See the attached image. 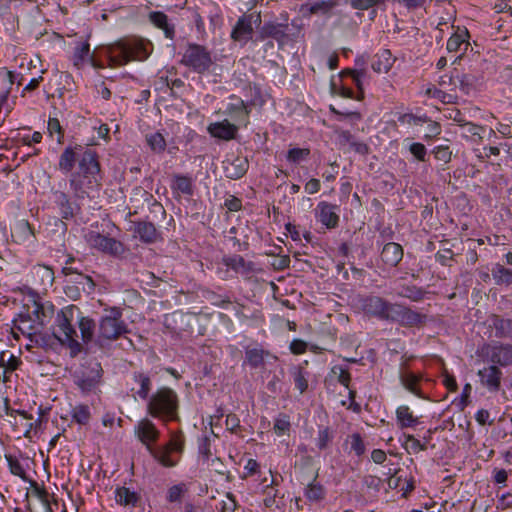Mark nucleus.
Wrapping results in <instances>:
<instances>
[{"mask_svg": "<svg viewBox=\"0 0 512 512\" xmlns=\"http://www.w3.org/2000/svg\"><path fill=\"white\" fill-rule=\"evenodd\" d=\"M105 56L109 60L110 67H117L133 60H144L147 58L148 52L141 41L124 39L107 46L105 48Z\"/></svg>", "mask_w": 512, "mask_h": 512, "instance_id": "nucleus-1", "label": "nucleus"}, {"mask_svg": "<svg viewBox=\"0 0 512 512\" xmlns=\"http://www.w3.org/2000/svg\"><path fill=\"white\" fill-rule=\"evenodd\" d=\"M178 396L170 388L163 387L154 393L147 405V411L152 417L164 422L179 420Z\"/></svg>", "mask_w": 512, "mask_h": 512, "instance_id": "nucleus-2", "label": "nucleus"}, {"mask_svg": "<svg viewBox=\"0 0 512 512\" xmlns=\"http://www.w3.org/2000/svg\"><path fill=\"white\" fill-rule=\"evenodd\" d=\"M127 332V325L122 320L121 312L117 309H112L103 315L99 321L97 343L100 347H104L116 341Z\"/></svg>", "mask_w": 512, "mask_h": 512, "instance_id": "nucleus-3", "label": "nucleus"}, {"mask_svg": "<svg viewBox=\"0 0 512 512\" xmlns=\"http://www.w3.org/2000/svg\"><path fill=\"white\" fill-rule=\"evenodd\" d=\"M75 311H78V309L74 306L62 309L57 314L56 328L53 332L55 338L62 344H68L74 354L80 351V344L76 340L77 333L71 325Z\"/></svg>", "mask_w": 512, "mask_h": 512, "instance_id": "nucleus-4", "label": "nucleus"}, {"mask_svg": "<svg viewBox=\"0 0 512 512\" xmlns=\"http://www.w3.org/2000/svg\"><path fill=\"white\" fill-rule=\"evenodd\" d=\"M182 62L198 73H203L211 66L212 59L204 47L190 45L183 56Z\"/></svg>", "mask_w": 512, "mask_h": 512, "instance_id": "nucleus-5", "label": "nucleus"}, {"mask_svg": "<svg viewBox=\"0 0 512 512\" xmlns=\"http://www.w3.org/2000/svg\"><path fill=\"white\" fill-rule=\"evenodd\" d=\"M86 242L95 249L111 255H119L123 252V245L105 235H102L96 231H90L85 235Z\"/></svg>", "mask_w": 512, "mask_h": 512, "instance_id": "nucleus-6", "label": "nucleus"}, {"mask_svg": "<svg viewBox=\"0 0 512 512\" xmlns=\"http://www.w3.org/2000/svg\"><path fill=\"white\" fill-rule=\"evenodd\" d=\"M363 309L368 314L388 319L392 316L395 306L387 303L380 297H369L364 301Z\"/></svg>", "mask_w": 512, "mask_h": 512, "instance_id": "nucleus-7", "label": "nucleus"}, {"mask_svg": "<svg viewBox=\"0 0 512 512\" xmlns=\"http://www.w3.org/2000/svg\"><path fill=\"white\" fill-rule=\"evenodd\" d=\"M248 160L246 157L232 156L223 161V172L229 179H239L248 170Z\"/></svg>", "mask_w": 512, "mask_h": 512, "instance_id": "nucleus-8", "label": "nucleus"}, {"mask_svg": "<svg viewBox=\"0 0 512 512\" xmlns=\"http://www.w3.org/2000/svg\"><path fill=\"white\" fill-rule=\"evenodd\" d=\"M135 434L150 449L151 444L158 440L160 433L151 420L144 418L135 427Z\"/></svg>", "mask_w": 512, "mask_h": 512, "instance_id": "nucleus-9", "label": "nucleus"}, {"mask_svg": "<svg viewBox=\"0 0 512 512\" xmlns=\"http://www.w3.org/2000/svg\"><path fill=\"white\" fill-rule=\"evenodd\" d=\"M335 0H319L316 2H308L300 6V13L303 17L312 15L327 16L336 7Z\"/></svg>", "mask_w": 512, "mask_h": 512, "instance_id": "nucleus-10", "label": "nucleus"}, {"mask_svg": "<svg viewBox=\"0 0 512 512\" xmlns=\"http://www.w3.org/2000/svg\"><path fill=\"white\" fill-rule=\"evenodd\" d=\"M37 319H31L29 315L21 314L17 320L14 322L13 333L16 335L15 330L19 331L23 335L28 337H32L39 332L40 323H39V309L36 308L34 311Z\"/></svg>", "mask_w": 512, "mask_h": 512, "instance_id": "nucleus-11", "label": "nucleus"}, {"mask_svg": "<svg viewBox=\"0 0 512 512\" xmlns=\"http://www.w3.org/2000/svg\"><path fill=\"white\" fill-rule=\"evenodd\" d=\"M478 376L480 377L482 385L489 391L496 392L499 390L502 372L497 366L491 365L479 370Z\"/></svg>", "mask_w": 512, "mask_h": 512, "instance_id": "nucleus-12", "label": "nucleus"}, {"mask_svg": "<svg viewBox=\"0 0 512 512\" xmlns=\"http://www.w3.org/2000/svg\"><path fill=\"white\" fill-rule=\"evenodd\" d=\"M317 215L322 224L328 228H334L339 221L336 206L327 202H320L317 206Z\"/></svg>", "mask_w": 512, "mask_h": 512, "instance_id": "nucleus-13", "label": "nucleus"}, {"mask_svg": "<svg viewBox=\"0 0 512 512\" xmlns=\"http://www.w3.org/2000/svg\"><path fill=\"white\" fill-rule=\"evenodd\" d=\"M237 126L230 123L228 120H224L209 125V132L214 136L224 140H230L235 137L237 132Z\"/></svg>", "mask_w": 512, "mask_h": 512, "instance_id": "nucleus-14", "label": "nucleus"}, {"mask_svg": "<svg viewBox=\"0 0 512 512\" xmlns=\"http://www.w3.org/2000/svg\"><path fill=\"white\" fill-rule=\"evenodd\" d=\"M12 237L18 243H30L34 241L35 234L28 221L20 220L13 227Z\"/></svg>", "mask_w": 512, "mask_h": 512, "instance_id": "nucleus-15", "label": "nucleus"}, {"mask_svg": "<svg viewBox=\"0 0 512 512\" xmlns=\"http://www.w3.org/2000/svg\"><path fill=\"white\" fill-rule=\"evenodd\" d=\"M403 257L402 247L394 242L387 243L382 250L381 258L389 266H396Z\"/></svg>", "mask_w": 512, "mask_h": 512, "instance_id": "nucleus-16", "label": "nucleus"}, {"mask_svg": "<svg viewBox=\"0 0 512 512\" xmlns=\"http://www.w3.org/2000/svg\"><path fill=\"white\" fill-rule=\"evenodd\" d=\"M490 360L492 363L502 366L512 364V346H496L493 347L490 353Z\"/></svg>", "mask_w": 512, "mask_h": 512, "instance_id": "nucleus-17", "label": "nucleus"}, {"mask_svg": "<svg viewBox=\"0 0 512 512\" xmlns=\"http://www.w3.org/2000/svg\"><path fill=\"white\" fill-rule=\"evenodd\" d=\"M394 58L389 50H383L375 56L372 69L377 73H387L393 66Z\"/></svg>", "mask_w": 512, "mask_h": 512, "instance_id": "nucleus-18", "label": "nucleus"}, {"mask_svg": "<svg viewBox=\"0 0 512 512\" xmlns=\"http://www.w3.org/2000/svg\"><path fill=\"white\" fill-rule=\"evenodd\" d=\"M253 28L251 22L246 18H240L232 31V38L237 41L247 40L251 37Z\"/></svg>", "mask_w": 512, "mask_h": 512, "instance_id": "nucleus-19", "label": "nucleus"}, {"mask_svg": "<svg viewBox=\"0 0 512 512\" xmlns=\"http://www.w3.org/2000/svg\"><path fill=\"white\" fill-rule=\"evenodd\" d=\"M80 167L86 174H96L99 172V163L96 159V154L92 150L84 151L80 160Z\"/></svg>", "mask_w": 512, "mask_h": 512, "instance_id": "nucleus-20", "label": "nucleus"}, {"mask_svg": "<svg viewBox=\"0 0 512 512\" xmlns=\"http://www.w3.org/2000/svg\"><path fill=\"white\" fill-rule=\"evenodd\" d=\"M33 276L39 282L41 286H51L54 281L53 270L44 265H37L33 269Z\"/></svg>", "mask_w": 512, "mask_h": 512, "instance_id": "nucleus-21", "label": "nucleus"}, {"mask_svg": "<svg viewBox=\"0 0 512 512\" xmlns=\"http://www.w3.org/2000/svg\"><path fill=\"white\" fill-rule=\"evenodd\" d=\"M400 380H401V383L402 385L408 390L410 391L411 393L421 397V398H425L419 388H418V384H419V380H420V377L412 372H409V371H405V372H402L400 374Z\"/></svg>", "mask_w": 512, "mask_h": 512, "instance_id": "nucleus-22", "label": "nucleus"}, {"mask_svg": "<svg viewBox=\"0 0 512 512\" xmlns=\"http://www.w3.org/2000/svg\"><path fill=\"white\" fill-rule=\"evenodd\" d=\"M137 233L141 240L147 243L156 242L159 239V233L152 223L141 222L137 225Z\"/></svg>", "mask_w": 512, "mask_h": 512, "instance_id": "nucleus-23", "label": "nucleus"}, {"mask_svg": "<svg viewBox=\"0 0 512 512\" xmlns=\"http://www.w3.org/2000/svg\"><path fill=\"white\" fill-rule=\"evenodd\" d=\"M394 312L400 316L401 322L405 325L414 326L422 322V316L410 309L395 306Z\"/></svg>", "mask_w": 512, "mask_h": 512, "instance_id": "nucleus-24", "label": "nucleus"}, {"mask_svg": "<svg viewBox=\"0 0 512 512\" xmlns=\"http://www.w3.org/2000/svg\"><path fill=\"white\" fill-rule=\"evenodd\" d=\"M151 22L162 29L167 38H172L174 35V28L168 23L167 16L162 12H153L150 14Z\"/></svg>", "mask_w": 512, "mask_h": 512, "instance_id": "nucleus-25", "label": "nucleus"}, {"mask_svg": "<svg viewBox=\"0 0 512 512\" xmlns=\"http://www.w3.org/2000/svg\"><path fill=\"white\" fill-rule=\"evenodd\" d=\"M82 340L89 342L93 339L95 333V323L88 317H81L78 321Z\"/></svg>", "mask_w": 512, "mask_h": 512, "instance_id": "nucleus-26", "label": "nucleus"}, {"mask_svg": "<svg viewBox=\"0 0 512 512\" xmlns=\"http://www.w3.org/2000/svg\"><path fill=\"white\" fill-rule=\"evenodd\" d=\"M116 501L123 506H135L138 501V496L128 488L121 487L116 490Z\"/></svg>", "mask_w": 512, "mask_h": 512, "instance_id": "nucleus-27", "label": "nucleus"}, {"mask_svg": "<svg viewBox=\"0 0 512 512\" xmlns=\"http://www.w3.org/2000/svg\"><path fill=\"white\" fill-rule=\"evenodd\" d=\"M76 149L77 147H68L64 150L59 160V167L61 170H64L65 172H70L72 170L76 161Z\"/></svg>", "mask_w": 512, "mask_h": 512, "instance_id": "nucleus-28", "label": "nucleus"}, {"mask_svg": "<svg viewBox=\"0 0 512 512\" xmlns=\"http://www.w3.org/2000/svg\"><path fill=\"white\" fill-rule=\"evenodd\" d=\"M396 415L402 427H410L418 422L417 417L413 416L409 407L405 405L398 407Z\"/></svg>", "mask_w": 512, "mask_h": 512, "instance_id": "nucleus-29", "label": "nucleus"}, {"mask_svg": "<svg viewBox=\"0 0 512 512\" xmlns=\"http://www.w3.org/2000/svg\"><path fill=\"white\" fill-rule=\"evenodd\" d=\"M492 275L498 284L512 283V271L505 268L504 266L497 265L492 270Z\"/></svg>", "mask_w": 512, "mask_h": 512, "instance_id": "nucleus-30", "label": "nucleus"}, {"mask_svg": "<svg viewBox=\"0 0 512 512\" xmlns=\"http://www.w3.org/2000/svg\"><path fill=\"white\" fill-rule=\"evenodd\" d=\"M146 141L150 148L157 153L163 152L166 148V141L160 133L147 135Z\"/></svg>", "mask_w": 512, "mask_h": 512, "instance_id": "nucleus-31", "label": "nucleus"}, {"mask_svg": "<svg viewBox=\"0 0 512 512\" xmlns=\"http://www.w3.org/2000/svg\"><path fill=\"white\" fill-rule=\"evenodd\" d=\"M170 450L162 447L153 452L154 457L158 462H160L165 467H174L177 463V460L173 459L170 456Z\"/></svg>", "mask_w": 512, "mask_h": 512, "instance_id": "nucleus-32", "label": "nucleus"}, {"mask_svg": "<svg viewBox=\"0 0 512 512\" xmlns=\"http://www.w3.org/2000/svg\"><path fill=\"white\" fill-rule=\"evenodd\" d=\"M7 354L3 352L0 357V366L4 367V375H3V381H8V378L6 377L5 373L7 371H14L17 369L19 365V359L15 357L14 355L10 354L8 355V359H6Z\"/></svg>", "mask_w": 512, "mask_h": 512, "instance_id": "nucleus-33", "label": "nucleus"}, {"mask_svg": "<svg viewBox=\"0 0 512 512\" xmlns=\"http://www.w3.org/2000/svg\"><path fill=\"white\" fill-rule=\"evenodd\" d=\"M265 351L254 348L246 351V359L252 367H259L264 362Z\"/></svg>", "mask_w": 512, "mask_h": 512, "instance_id": "nucleus-34", "label": "nucleus"}, {"mask_svg": "<svg viewBox=\"0 0 512 512\" xmlns=\"http://www.w3.org/2000/svg\"><path fill=\"white\" fill-rule=\"evenodd\" d=\"M72 418L81 425L87 424L90 419V411L88 406L78 405L74 407L72 412Z\"/></svg>", "mask_w": 512, "mask_h": 512, "instance_id": "nucleus-35", "label": "nucleus"}, {"mask_svg": "<svg viewBox=\"0 0 512 512\" xmlns=\"http://www.w3.org/2000/svg\"><path fill=\"white\" fill-rule=\"evenodd\" d=\"M134 378L140 384V389L137 391V394L139 395L140 398L146 399L151 388L150 378L141 373L136 374Z\"/></svg>", "mask_w": 512, "mask_h": 512, "instance_id": "nucleus-36", "label": "nucleus"}, {"mask_svg": "<svg viewBox=\"0 0 512 512\" xmlns=\"http://www.w3.org/2000/svg\"><path fill=\"white\" fill-rule=\"evenodd\" d=\"M324 489L321 485L311 483L307 486L305 495L310 501L318 502L324 498Z\"/></svg>", "mask_w": 512, "mask_h": 512, "instance_id": "nucleus-37", "label": "nucleus"}, {"mask_svg": "<svg viewBox=\"0 0 512 512\" xmlns=\"http://www.w3.org/2000/svg\"><path fill=\"white\" fill-rule=\"evenodd\" d=\"M227 111L230 114H235L236 120H245L248 115V112H247L244 102L242 100H237L236 103L230 104L227 108Z\"/></svg>", "mask_w": 512, "mask_h": 512, "instance_id": "nucleus-38", "label": "nucleus"}, {"mask_svg": "<svg viewBox=\"0 0 512 512\" xmlns=\"http://www.w3.org/2000/svg\"><path fill=\"white\" fill-rule=\"evenodd\" d=\"M262 31L264 36L273 37L275 39H280L285 35L282 26L278 24H266L264 25Z\"/></svg>", "mask_w": 512, "mask_h": 512, "instance_id": "nucleus-39", "label": "nucleus"}, {"mask_svg": "<svg viewBox=\"0 0 512 512\" xmlns=\"http://www.w3.org/2000/svg\"><path fill=\"white\" fill-rule=\"evenodd\" d=\"M273 429L278 436L286 434L290 429V422L288 418L286 416L277 418L275 420Z\"/></svg>", "mask_w": 512, "mask_h": 512, "instance_id": "nucleus-40", "label": "nucleus"}, {"mask_svg": "<svg viewBox=\"0 0 512 512\" xmlns=\"http://www.w3.org/2000/svg\"><path fill=\"white\" fill-rule=\"evenodd\" d=\"M346 1L354 9L367 10V9L379 4L382 0H346Z\"/></svg>", "mask_w": 512, "mask_h": 512, "instance_id": "nucleus-41", "label": "nucleus"}, {"mask_svg": "<svg viewBox=\"0 0 512 512\" xmlns=\"http://www.w3.org/2000/svg\"><path fill=\"white\" fill-rule=\"evenodd\" d=\"M410 153L419 161H425L427 150L422 143H412L409 145Z\"/></svg>", "mask_w": 512, "mask_h": 512, "instance_id": "nucleus-42", "label": "nucleus"}, {"mask_svg": "<svg viewBox=\"0 0 512 512\" xmlns=\"http://www.w3.org/2000/svg\"><path fill=\"white\" fill-rule=\"evenodd\" d=\"M174 188L183 194L189 195L192 193L191 181L187 177H177Z\"/></svg>", "mask_w": 512, "mask_h": 512, "instance_id": "nucleus-43", "label": "nucleus"}, {"mask_svg": "<svg viewBox=\"0 0 512 512\" xmlns=\"http://www.w3.org/2000/svg\"><path fill=\"white\" fill-rule=\"evenodd\" d=\"M309 149L294 148L288 152V160L294 163L300 162L309 155Z\"/></svg>", "mask_w": 512, "mask_h": 512, "instance_id": "nucleus-44", "label": "nucleus"}, {"mask_svg": "<svg viewBox=\"0 0 512 512\" xmlns=\"http://www.w3.org/2000/svg\"><path fill=\"white\" fill-rule=\"evenodd\" d=\"M48 131L50 135H53V133H57L58 138L57 141L59 143L62 142V139L64 137L63 129L60 125V122L57 118H50L48 121Z\"/></svg>", "mask_w": 512, "mask_h": 512, "instance_id": "nucleus-45", "label": "nucleus"}, {"mask_svg": "<svg viewBox=\"0 0 512 512\" xmlns=\"http://www.w3.org/2000/svg\"><path fill=\"white\" fill-rule=\"evenodd\" d=\"M351 449L356 455L360 456L365 452V445L359 434H353L350 437Z\"/></svg>", "mask_w": 512, "mask_h": 512, "instance_id": "nucleus-46", "label": "nucleus"}, {"mask_svg": "<svg viewBox=\"0 0 512 512\" xmlns=\"http://www.w3.org/2000/svg\"><path fill=\"white\" fill-rule=\"evenodd\" d=\"M332 372L338 376V381L344 385L345 387H349V383L351 380L350 373L342 368L341 366H335L332 369Z\"/></svg>", "mask_w": 512, "mask_h": 512, "instance_id": "nucleus-47", "label": "nucleus"}, {"mask_svg": "<svg viewBox=\"0 0 512 512\" xmlns=\"http://www.w3.org/2000/svg\"><path fill=\"white\" fill-rule=\"evenodd\" d=\"M90 46L88 43H83L80 48L76 50L74 65L80 67L84 59L89 55Z\"/></svg>", "mask_w": 512, "mask_h": 512, "instance_id": "nucleus-48", "label": "nucleus"}, {"mask_svg": "<svg viewBox=\"0 0 512 512\" xmlns=\"http://www.w3.org/2000/svg\"><path fill=\"white\" fill-rule=\"evenodd\" d=\"M435 158L444 163H448L451 160V151L447 146H438L433 151Z\"/></svg>", "mask_w": 512, "mask_h": 512, "instance_id": "nucleus-49", "label": "nucleus"}, {"mask_svg": "<svg viewBox=\"0 0 512 512\" xmlns=\"http://www.w3.org/2000/svg\"><path fill=\"white\" fill-rule=\"evenodd\" d=\"M464 43V38L460 34L452 35L447 42V50L449 52H456L460 46Z\"/></svg>", "mask_w": 512, "mask_h": 512, "instance_id": "nucleus-50", "label": "nucleus"}, {"mask_svg": "<svg viewBox=\"0 0 512 512\" xmlns=\"http://www.w3.org/2000/svg\"><path fill=\"white\" fill-rule=\"evenodd\" d=\"M399 121L400 123L409 126H419L425 122L424 119L416 117L413 114H404L399 118Z\"/></svg>", "mask_w": 512, "mask_h": 512, "instance_id": "nucleus-51", "label": "nucleus"}, {"mask_svg": "<svg viewBox=\"0 0 512 512\" xmlns=\"http://www.w3.org/2000/svg\"><path fill=\"white\" fill-rule=\"evenodd\" d=\"M183 444L184 442L181 435H174L169 441V443L164 447L169 449L170 451L181 452L183 449Z\"/></svg>", "mask_w": 512, "mask_h": 512, "instance_id": "nucleus-52", "label": "nucleus"}, {"mask_svg": "<svg viewBox=\"0 0 512 512\" xmlns=\"http://www.w3.org/2000/svg\"><path fill=\"white\" fill-rule=\"evenodd\" d=\"M8 462L11 473L25 479V471L21 464L11 457L8 458Z\"/></svg>", "mask_w": 512, "mask_h": 512, "instance_id": "nucleus-53", "label": "nucleus"}, {"mask_svg": "<svg viewBox=\"0 0 512 512\" xmlns=\"http://www.w3.org/2000/svg\"><path fill=\"white\" fill-rule=\"evenodd\" d=\"M306 349H307V344H306V342H304L302 340L295 339L291 342L290 350L293 354H296V355L303 354L306 351Z\"/></svg>", "mask_w": 512, "mask_h": 512, "instance_id": "nucleus-54", "label": "nucleus"}, {"mask_svg": "<svg viewBox=\"0 0 512 512\" xmlns=\"http://www.w3.org/2000/svg\"><path fill=\"white\" fill-rule=\"evenodd\" d=\"M183 494V488L181 486H173L168 491V500L170 502L180 501L181 496Z\"/></svg>", "mask_w": 512, "mask_h": 512, "instance_id": "nucleus-55", "label": "nucleus"}, {"mask_svg": "<svg viewBox=\"0 0 512 512\" xmlns=\"http://www.w3.org/2000/svg\"><path fill=\"white\" fill-rule=\"evenodd\" d=\"M58 201L61 203V205L63 206V210H62V213H63V217L64 218H68L70 215L73 214V209L72 207L69 205L68 203V200L66 198V195L65 194H60L58 196Z\"/></svg>", "mask_w": 512, "mask_h": 512, "instance_id": "nucleus-56", "label": "nucleus"}, {"mask_svg": "<svg viewBox=\"0 0 512 512\" xmlns=\"http://www.w3.org/2000/svg\"><path fill=\"white\" fill-rule=\"evenodd\" d=\"M100 377L99 375V371L97 370V375L96 377L92 378V379H81L78 381V385L80 386V388L84 391H88L90 390L91 388H93L95 386V384L97 383V379Z\"/></svg>", "mask_w": 512, "mask_h": 512, "instance_id": "nucleus-57", "label": "nucleus"}, {"mask_svg": "<svg viewBox=\"0 0 512 512\" xmlns=\"http://www.w3.org/2000/svg\"><path fill=\"white\" fill-rule=\"evenodd\" d=\"M457 79L459 81V84H460V88L464 91V92H468L470 87L472 86V77L470 75H467V74H463L461 76H457Z\"/></svg>", "mask_w": 512, "mask_h": 512, "instance_id": "nucleus-58", "label": "nucleus"}, {"mask_svg": "<svg viewBox=\"0 0 512 512\" xmlns=\"http://www.w3.org/2000/svg\"><path fill=\"white\" fill-rule=\"evenodd\" d=\"M226 427L231 432H235L237 428H239V418L234 414H229L226 417Z\"/></svg>", "mask_w": 512, "mask_h": 512, "instance_id": "nucleus-59", "label": "nucleus"}, {"mask_svg": "<svg viewBox=\"0 0 512 512\" xmlns=\"http://www.w3.org/2000/svg\"><path fill=\"white\" fill-rule=\"evenodd\" d=\"M330 438L331 437L328 429L321 430L318 435L319 448L324 449L327 446L328 442L330 441Z\"/></svg>", "mask_w": 512, "mask_h": 512, "instance_id": "nucleus-60", "label": "nucleus"}, {"mask_svg": "<svg viewBox=\"0 0 512 512\" xmlns=\"http://www.w3.org/2000/svg\"><path fill=\"white\" fill-rule=\"evenodd\" d=\"M266 497L264 499V505L268 508H271L275 505L276 499H275V489L274 488H268L266 491Z\"/></svg>", "mask_w": 512, "mask_h": 512, "instance_id": "nucleus-61", "label": "nucleus"}, {"mask_svg": "<svg viewBox=\"0 0 512 512\" xmlns=\"http://www.w3.org/2000/svg\"><path fill=\"white\" fill-rule=\"evenodd\" d=\"M319 189L320 181L318 179H311L305 185V190L310 194L317 193Z\"/></svg>", "mask_w": 512, "mask_h": 512, "instance_id": "nucleus-62", "label": "nucleus"}, {"mask_svg": "<svg viewBox=\"0 0 512 512\" xmlns=\"http://www.w3.org/2000/svg\"><path fill=\"white\" fill-rule=\"evenodd\" d=\"M371 458H372V460L375 463L380 464V463H383L385 461L386 454H385V452L383 450L375 449L371 453Z\"/></svg>", "mask_w": 512, "mask_h": 512, "instance_id": "nucleus-63", "label": "nucleus"}, {"mask_svg": "<svg viewBox=\"0 0 512 512\" xmlns=\"http://www.w3.org/2000/svg\"><path fill=\"white\" fill-rule=\"evenodd\" d=\"M225 205L230 211H238L241 209V201L236 197H232L231 199L227 200Z\"/></svg>", "mask_w": 512, "mask_h": 512, "instance_id": "nucleus-64", "label": "nucleus"}]
</instances>
